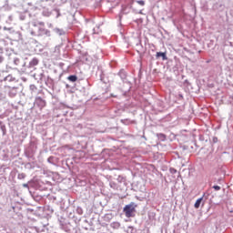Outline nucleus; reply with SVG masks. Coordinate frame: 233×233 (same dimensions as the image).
<instances>
[{"label":"nucleus","instance_id":"nucleus-1","mask_svg":"<svg viewBox=\"0 0 233 233\" xmlns=\"http://www.w3.org/2000/svg\"><path fill=\"white\" fill-rule=\"evenodd\" d=\"M136 208H137V205L134 202H131L130 204L126 205L123 208V212L126 218H135Z\"/></svg>","mask_w":233,"mask_h":233},{"label":"nucleus","instance_id":"nucleus-2","mask_svg":"<svg viewBox=\"0 0 233 233\" xmlns=\"http://www.w3.org/2000/svg\"><path fill=\"white\" fill-rule=\"evenodd\" d=\"M33 26H40L38 35H50V31L45 28V22H34Z\"/></svg>","mask_w":233,"mask_h":233},{"label":"nucleus","instance_id":"nucleus-3","mask_svg":"<svg viewBox=\"0 0 233 233\" xmlns=\"http://www.w3.org/2000/svg\"><path fill=\"white\" fill-rule=\"evenodd\" d=\"M29 65L30 66H37L39 65V60L37 58H33Z\"/></svg>","mask_w":233,"mask_h":233},{"label":"nucleus","instance_id":"nucleus-4","mask_svg":"<svg viewBox=\"0 0 233 233\" xmlns=\"http://www.w3.org/2000/svg\"><path fill=\"white\" fill-rule=\"evenodd\" d=\"M157 57H162L163 61H167V54L165 53L157 52Z\"/></svg>","mask_w":233,"mask_h":233},{"label":"nucleus","instance_id":"nucleus-5","mask_svg":"<svg viewBox=\"0 0 233 233\" xmlns=\"http://www.w3.org/2000/svg\"><path fill=\"white\" fill-rule=\"evenodd\" d=\"M68 81H71V83H76L77 81V76L72 75L67 77Z\"/></svg>","mask_w":233,"mask_h":233},{"label":"nucleus","instance_id":"nucleus-6","mask_svg":"<svg viewBox=\"0 0 233 233\" xmlns=\"http://www.w3.org/2000/svg\"><path fill=\"white\" fill-rule=\"evenodd\" d=\"M201 201H203V198L197 199L194 205L195 208H198L201 206Z\"/></svg>","mask_w":233,"mask_h":233},{"label":"nucleus","instance_id":"nucleus-7","mask_svg":"<svg viewBox=\"0 0 233 233\" xmlns=\"http://www.w3.org/2000/svg\"><path fill=\"white\" fill-rule=\"evenodd\" d=\"M137 5H140V6H145V1L143 0H138L137 1Z\"/></svg>","mask_w":233,"mask_h":233},{"label":"nucleus","instance_id":"nucleus-8","mask_svg":"<svg viewBox=\"0 0 233 233\" xmlns=\"http://www.w3.org/2000/svg\"><path fill=\"white\" fill-rule=\"evenodd\" d=\"M37 101H39V103H41V105H42L43 106H45V105H46L45 100H43L42 98H38Z\"/></svg>","mask_w":233,"mask_h":233},{"label":"nucleus","instance_id":"nucleus-9","mask_svg":"<svg viewBox=\"0 0 233 233\" xmlns=\"http://www.w3.org/2000/svg\"><path fill=\"white\" fill-rule=\"evenodd\" d=\"M213 188L215 190H221V187H219V186H214Z\"/></svg>","mask_w":233,"mask_h":233}]
</instances>
